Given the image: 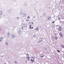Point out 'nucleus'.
Segmentation results:
<instances>
[{"label": "nucleus", "instance_id": "f257e3e1", "mask_svg": "<svg viewBox=\"0 0 64 64\" xmlns=\"http://www.w3.org/2000/svg\"><path fill=\"white\" fill-rule=\"evenodd\" d=\"M62 27L60 26L58 28V30H59L60 31H61V30H62Z\"/></svg>", "mask_w": 64, "mask_h": 64}, {"label": "nucleus", "instance_id": "f03ea898", "mask_svg": "<svg viewBox=\"0 0 64 64\" xmlns=\"http://www.w3.org/2000/svg\"><path fill=\"white\" fill-rule=\"evenodd\" d=\"M60 36L61 37H63V35L62 34V33H61V32L60 33Z\"/></svg>", "mask_w": 64, "mask_h": 64}, {"label": "nucleus", "instance_id": "7ed1b4c3", "mask_svg": "<svg viewBox=\"0 0 64 64\" xmlns=\"http://www.w3.org/2000/svg\"><path fill=\"white\" fill-rule=\"evenodd\" d=\"M61 46H62V47H63V48H64V46H63V45L62 44L61 45Z\"/></svg>", "mask_w": 64, "mask_h": 64}, {"label": "nucleus", "instance_id": "20e7f679", "mask_svg": "<svg viewBox=\"0 0 64 64\" xmlns=\"http://www.w3.org/2000/svg\"><path fill=\"white\" fill-rule=\"evenodd\" d=\"M31 60L32 62H35V61L34 60H32L31 59Z\"/></svg>", "mask_w": 64, "mask_h": 64}, {"label": "nucleus", "instance_id": "39448f33", "mask_svg": "<svg viewBox=\"0 0 64 64\" xmlns=\"http://www.w3.org/2000/svg\"><path fill=\"white\" fill-rule=\"evenodd\" d=\"M27 58H28V60H30V57H29V56H28L27 57Z\"/></svg>", "mask_w": 64, "mask_h": 64}, {"label": "nucleus", "instance_id": "423d86ee", "mask_svg": "<svg viewBox=\"0 0 64 64\" xmlns=\"http://www.w3.org/2000/svg\"><path fill=\"white\" fill-rule=\"evenodd\" d=\"M32 58L33 59V60H35V58H34L33 57H32Z\"/></svg>", "mask_w": 64, "mask_h": 64}, {"label": "nucleus", "instance_id": "0eeeda50", "mask_svg": "<svg viewBox=\"0 0 64 64\" xmlns=\"http://www.w3.org/2000/svg\"><path fill=\"white\" fill-rule=\"evenodd\" d=\"M36 30H38V28H36Z\"/></svg>", "mask_w": 64, "mask_h": 64}, {"label": "nucleus", "instance_id": "6e6552de", "mask_svg": "<svg viewBox=\"0 0 64 64\" xmlns=\"http://www.w3.org/2000/svg\"><path fill=\"white\" fill-rule=\"evenodd\" d=\"M27 18L28 19H30V17H29V16H28Z\"/></svg>", "mask_w": 64, "mask_h": 64}, {"label": "nucleus", "instance_id": "1a4fd4ad", "mask_svg": "<svg viewBox=\"0 0 64 64\" xmlns=\"http://www.w3.org/2000/svg\"><path fill=\"white\" fill-rule=\"evenodd\" d=\"M34 37H36V35H34Z\"/></svg>", "mask_w": 64, "mask_h": 64}, {"label": "nucleus", "instance_id": "9d476101", "mask_svg": "<svg viewBox=\"0 0 64 64\" xmlns=\"http://www.w3.org/2000/svg\"><path fill=\"white\" fill-rule=\"evenodd\" d=\"M55 38H56V39H57V37H55Z\"/></svg>", "mask_w": 64, "mask_h": 64}, {"label": "nucleus", "instance_id": "9b49d317", "mask_svg": "<svg viewBox=\"0 0 64 64\" xmlns=\"http://www.w3.org/2000/svg\"><path fill=\"white\" fill-rule=\"evenodd\" d=\"M31 24H34V23L33 22H31Z\"/></svg>", "mask_w": 64, "mask_h": 64}, {"label": "nucleus", "instance_id": "f8f14e48", "mask_svg": "<svg viewBox=\"0 0 64 64\" xmlns=\"http://www.w3.org/2000/svg\"><path fill=\"white\" fill-rule=\"evenodd\" d=\"M57 51L59 53L60 52V51L58 50H57Z\"/></svg>", "mask_w": 64, "mask_h": 64}, {"label": "nucleus", "instance_id": "ddd939ff", "mask_svg": "<svg viewBox=\"0 0 64 64\" xmlns=\"http://www.w3.org/2000/svg\"><path fill=\"white\" fill-rule=\"evenodd\" d=\"M26 55L28 56H29V54H27Z\"/></svg>", "mask_w": 64, "mask_h": 64}, {"label": "nucleus", "instance_id": "4468645a", "mask_svg": "<svg viewBox=\"0 0 64 64\" xmlns=\"http://www.w3.org/2000/svg\"><path fill=\"white\" fill-rule=\"evenodd\" d=\"M26 21H29V20H26Z\"/></svg>", "mask_w": 64, "mask_h": 64}, {"label": "nucleus", "instance_id": "2eb2a0df", "mask_svg": "<svg viewBox=\"0 0 64 64\" xmlns=\"http://www.w3.org/2000/svg\"><path fill=\"white\" fill-rule=\"evenodd\" d=\"M52 23H54V21H53V22H52Z\"/></svg>", "mask_w": 64, "mask_h": 64}, {"label": "nucleus", "instance_id": "dca6fc26", "mask_svg": "<svg viewBox=\"0 0 64 64\" xmlns=\"http://www.w3.org/2000/svg\"><path fill=\"white\" fill-rule=\"evenodd\" d=\"M30 29H31V26H30Z\"/></svg>", "mask_w": 64, "mask_h": 64}, {"label": "nucleus", "instance_id": "f3484780", "mask_svg": "<svg viewBox=\"0 0 64 64\" xmlns=\"http://www.w3.org/2000/svg\"><path fill=\"white\" fill-rule=\"evenodd\" d=\"M58 18V19H59V20H60V18Z\"/></svg>", "mask_w": 64, "mask_h": 64}, {"label": "nucleus", "instance_id": "a211bd4d", "mask_svg": "<svg viewBox=\"0 0 64 64\" xmlns=\"http://www.w3.org/2000/svg\"><path fill=\"white\" fill-rule=\"evenodd\" d=\"M50 18H50H50H49H49H48V20H49V19H50Z\"/></svg>", "mask_w": 64, "mask_h": 64}, {"label": "nucleus", "instance_id": "6ab92c4d", "mask_svg": "<svg viewBox=\"0 0 64 64\" xmlns=\"http://www.w3.org/2000/svg\"><path fill=\"white\" fill-rule=\"evenodd\" d=\"M32 29H33V27H32Z\"/></svg>", "mask_w": 64, "mask_h": 64}, {"label": "nucleus", "instance_id": "aec40b11", "mask_svg": "<svg viewBox=\"0 0 64 64\" xmlns=\"http://www.w3.org/2000/svg\"><path fill=\"white\" fill-rule=\"evenodd\" d=\"M42 58H43V56H42Z\"/></svg>", "mask_w": 64, "mask_h": 64}, {"label": "nucleus", "instance_id": "412c9836", "mask_svg": "<svg viewBox=\"0 0 64 64\" xmlns=\"http://www.w3.org/2000/svg\"><path fill=\"white\" fill-rule=\"evenodd\" d=\"M31 26V24H30V26Z\"/></svg>", "mask_w": 64, "mask_h": 64}, {"label": "nucleus", "instance_id": "4be33fe9", "mask_svg": "<svg viewBox=\"0 0 64 64\" xmlns=\"http://www.w3.org/2000/svg\"><path fill=\"white\" fill-rule=\"evenodd\" d=\"M0 41H1V40H0Z\"/></svg>", "mask_w": 64, "mask_h": 64}, {"label": "nucleus", "instance_id": "5701e85b", "mask_svg": "<svg viewBox=\"0 0 64 64\" xmlns=\"http://www.w3.org/2000/svg\"><path fill=\"white\" fill-rule=\"evenodd\" d=\"M4 64H6V63H5Z\"/></svg>", "mask_w": 64, "mask_h": 64}]
</instances>
